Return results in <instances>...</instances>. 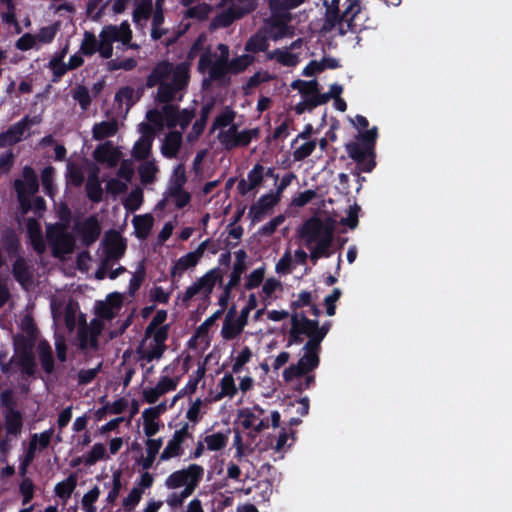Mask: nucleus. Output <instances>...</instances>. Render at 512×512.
Masks as SVG:
<instances>
[{"label":"nucleus","mask_w":512,"mask_h":512,"mask_svg":"<svg viewBox=\"0 0 512 512\" xmlns=\"http://www.w3.org/2000/svg\"><path fill=\"white\" fill-rule=\"evenodd\" d=\"M235 116L236 113L231 107H225V109L215 117L212 123L211 132H213L216 129L225 128L227 126L230 127L233 124Z\"/></svg>","instance_id":"obj_42"},{"label":"nucleus","mask_w":512,"mask_h":512,"mask_svg":"<svg viewBox=\"0 0 512 512\" xmlns=\"http://www.w3.org/2000/svg\"><path fill=\"white\" fill-rule=\"evenodd\" d=\"M53 255L55 257L61 254H67L73 250V239L69 234L60 233L56 239L52 242Z\"/></svg>","instance_id":"obj_33"},{"label":"nucleus","mask_w":512,"mask_h":512,"mask_svg":"<svg viewBox=\"0 0 512 512\" xmlns=\"http://www.w3.org/2000/svg\"><path fill=\"white\" fill-rule=\"evenodd\" d=\"M206 37L200 34L192 43L187 52L186 60L174 65L169 60H161L152 68L146 77L145 86L153 88L158 86L155 100L158 103H168L183 98L190 83L191 62L199 55L204 48Z\"/></svg>","instance_id":"obj_1"},{"label":"nucleus","mask_w":512,"mask_h":512,"mask_svg":"<svg viewBox=\"0 0 512 512\" xmlns=\"http://www.w3.org/2000/svg\"><path fill=\"white\" fill-rule=\"evenodd\" d=\"M1 244L9 257L18 256L22 251V245L17 232L9 227L1 233Z\"/></svg>","instance_id":"obj_15"},{"label":"nucleus","mask_w":512,"mask_h":512,"mask_svg":"<svg viewBox=\"0 0 512 512\" xmlns=\"http://www.w3.org/2000/svg\"><path fill=\"white\" fill-rule=\"evenodd\" d=\"M152 144L153 143L149 142V140L146 141L142 138H139L133 146V157L138 161L147 160L151 154Z\"/></svg>","instance_id":"obj_46"},{"label":"nucleus","mask_w":512,"mask_h":512,"mask_svg":"<svg viewBox=\"0 0 512 512\" xmlns=\"http://www.w3.org/2000/svg\"><path fill=\"white\" fill-rule=\"evenodd\" d=\"M253 12V6L248 9H242L240 6L230 7L218 13L212 23L215 27L227 28L233 24L234 21L243 18L245 15Z\"/></svg>","instance_id":"obj_14"},{"label":"nucleus","mask_w":512,"mask_h":512,"mask_svg":"<svg viewBox=\"0 0 512 512\" xmlns=\"http://www.w3.org/2000/svg\"><path fill=\"white\" fill-rule=\"evenodd\" d=\"M34 338L18 334L14 337V350L17 357L33 354Z\"/></svg>","instance_id":"obj_39"},{"label":"nucleus","mask_w":512,"mask_h":512,"mask_svg":"<svg viewBox=\"0 0 512 512\" xmlns=\"http://www.w3.org/2000/svg\"><path fill=\"white\" fill-rule=\"evenodd\" d=\"M280 201V197L267 193L262 195L249 209V217L253 224L260 222L265 214L272 210Z\"/></svg>","instance_id":"obj_11"},{"label":"nucleus","mask_w":512,"mask_h":512,"mask_svg":"<svg viewBox=\"0 0 512 512\" xmlns=\"http://www.w3.org/2000/svg\"><path fill=\"white\" fill-rule=\"evenodd\" d=\"M305 0H270L268 5L274 18L273 26L283 27L286 25L280 19L286 16V12L299 7Z\"/></svg>","instance_id":"obj_13"},{"label":"nucleus","mask_w":512,"mask_h":512,"mask_svg":"<svg viewBox=\"0 0 512 512\" xmlns=\"http://www.w3.org/2000/svg\"><path fill=\"white\" fill-rule=\"evenodd\" d=\"M173 101L163 103L162 116L165 119L168 128L173 129L179 123L180 110L177 105L171 104Z\"/></svg>","instance_id":"obj_41"},{"label":"nucleus","mask_w":512,"mask_h":512,"mask_svg":"<svg viewBox=\"0 0 512 512\" xmlns=\"http://www.w3.org/2000/svg\"><path fill=\"white\" fill-rule=\"evenodd\" d=\"M143 491L141 488L134 487L127 497L123 499V506L127 512L132 511L142 498Z\"/></svg>","instance_id":"obj_61"},{"label":"nucleus","mask_w":512,"mask_h":512,"mask_svg":"<svg viewBox=\"0 0 512 512\" xmlns=\"http://www.w3.org/2000/svg\"><path fill=\"white\" fill-rule=\"evenodd\" d=\"M242 331L243 329H240L234 320L225 319L221 329V336L225 340H232L241 334Z\"/></svg>","instance_id":"obj_58"},{"label":"nucleus","mask_w":512,"mask_h":512,"mask_svg":"<svg viewBox=\"0 0 512 512\" xmlns=\"http://www.w3.org/2000/svg\"><path fill=\"white\" fill-rule=\"evenodd\" d=\"M102 1L103 0H88L87 2L86 14L94 22H98L104 15V9L106 8L107 3L97 10Z\"/></svg>","instance_id":"obj_56"},{"label":"nucleus","mask_w":512,"mask_h":512,"mask_svg":"<svg viewBox=\"0 0 512 512\" xmlns=\"http://www.w3.org/2000/svg\"><path fill=\"white\" fill-rule=\"evenodd\" d=\"M182 144V134L178 131L169 132L162 143L161 153L166 158H174L178 154Z\"/></svg>","instance_id":"obj_16"},{"label":"nucleus","mask_w":512,"mask_h":512,"mask_svg":"<svg viewBox=\"0 0 512 512\" xmlns=\"http://www.w3.org/2000/svg\"><path fill=\"white\" fill-rule=\"evenodd\" d=\"M106 455V448L102 443H96L85 457V465L92 466Z\"/></svg>","instance_id":"obj_59"},{"label":"nucleus","mask_w":512,"mask_h":512,"mask_svg":"<svg viewBox=\"0 0 512 512\" xmlns=\"http://www.w3.org/2000/svg\"><path fill=\"white\" fill-rule=\"evenodd\" d=\"M17 364L21 367L24 374L28 376L34 375L36 364L33 354L20 355V357H17Z\"/></svg>","instance_id":"obj_63"},{"label":"nucleus","mask_w":512,"mask_h":512,"mask_svg":"<svg viewBox=\"0 0 512 512\" xmlns=\"http://www.w3.org/2000/svg\"><path fill=\"white\" fill-rule=\"evenodd\" d=\"M34 123H36V121H34V119H30L28 116H25L17 123L11 125L7 129V131H8L10 138H12V142H14L16 144L17 142L21 141L29 124H34Z\"/></svg>","instance_id":"obj_35"},{"label":"nucleus","mask_w":512,"mask_h":512,"mask_svg":"<svg viewBox=\"0 0 512 512\" xmlns=\"http://www.w3.org/2000/svg\"><path fill=\"white\" fill-rule=\"evenodd\" d=\"M259 135V128L239 132L237 125L232 124L227 130L220 131L218 140L227 151H230L237 147H247L252 139H257Z\"/></svg>","instance_id":"obj_5"},{"label":"nucleus","mask_w":512,"mask_h":512,"mask_svg":"<svg viewBox=\"0 0 512 512\" xmlns=\"http://www.w3.org/2000/svg\"><path fill=\"white\" fill-rule=\"evenodd\" d=\"M16 259L12 264V274L17 282L20 284H24L28 280H30L29 267L26 259L21 256H15Z\"/></svg>","instance_id":"obj_30"},{"label":"nucleus","mask_w":512,"mask_h":512,"mask_svg":"<svg viewBox=\"0 0 512 512\" xmlns=\"http://www.w3.org/2000/svg\"><path fill=\"white\" fill-rule=\"evenodd\" d=\"M204 442L206 443L208 450L220 451L226 447L228 442V436L221 432H217L211 435H207L204 438Z\"/></svg>","instance_id":"obj_47"},{"label":"nucleus","mask_w":512,"mask_h":512,"mask_svg":"<svg viewBox=\"0 0 512 512\" xmlns=\"http://www.w3.org/2000/svg\"><path fill=\"white\" fill-rule=\"evenodd\" d=\"M145 444L147 456L145 458L141 457L139 464L143 470H148L153 466L156 456L163 445V440L162 438L147 439Z\"/></svg>","instance_id":"obj_20"},{"label":"nucleus","mask_w":512,"mask_h":512,"mask_svg":"<svg viewBox=\"0 0 512 512\" xmlns=\"http://www.w3.org/2000/svg\"><path fill=\"white\" fill-rule=\"evenodd\" d=\"M212 108H213L212 102L206 103L201 107L200 117L194 122V124L192 126V131L187 136V139L189 141H194L202 135V133L206 127V124H207V121H208V118H209Z\"/></svg>","instance_id":"obj_19"},{"label":"nucleus","mask_w":512,"mask_h":512,"mask_svg":"<svg viewBox=\"0 0 512 512\" xmlns=\"http://www.w3.org/2000/svg\"><path fill=\"white\" fill-rule=\"evenodd\" d=\"M378 137V129L376 126L365 132H360L357 141H351L345 145L346 151L351 159H353L358 168L370 173L376 166L375 146Z\"/></svg>","instance_id":"obj_3"},{"label":"nucleus","mask_w":512,"mask_h":512,"mask_svg":"<svg viewBox=\"0 0 512 512\" xmlns=\"http://www.w3.org/2000/svg\"><path fill=\"white\" fill-rule=\"evenodd\" d=\"M52 434H53V430L52 429H49V430H46L42 433H40V435H37V434H34L33 435V438H32V442L30 444V447H29V450H28V453H27V457H26V462L23 463L21 466H20V471H21V474H24L26 472V465L27 463L32 460L33 456H34V452H33V449H34V440H38V443H39V446L41 449H45L49 446L50 444V440H51V437H52Z\"/></svg>","instance_id":"obj_26"},{"label":"nucleus","mask_w":512,"mask_h":512,"mask_svg":"<svg viewBox=\"0 0 512 512\" xmlns=\"http://www.w3.org/2000/svg\"><path fill=\"white\" fill-rule=\"evenodd\" d=\"M209 81H222L226 78L229 72L228 61L224 59H218L214 61L213 66L208 71Z\"/></svg>","instance_id":"obj_45"},{"label":"nucleus","mask_w":512,"mask_h":512,"mask_svg":"<svg viewBox=\"0 0 512 512\" xmlns=\"http://www.w3.org/2000/svg\"><path fill=\"white\" fill-rule=\"evenodd\" d=\"M185 180V176L183 175L181 180H179L177 184L170 188L169 192V195L175 199V205L178 209L184 208L191 201L190 193L183 189Z\"/></svg>","instance_id":"obj_28"},{"label":"nucleus","mask_w":512,"mask_h":512,"mask_svg":"<svg viewBox=\"0 0 512 512\" xmlns=\"http://www.w3.org/2000/svg\"><path fill=\"white\" fill-rule=\"evenodd\" d=\"M143 203V191L141 188L133 189L125 199L123 205L126 210L135 212L140 209Z\"/></svg>","instance_id":"obj_51"},{"label":"nucleus","mask_w":512,"mask_h":512,"mask_svg":"<svg viewBox=\"0 0 512 512\" xmlns=\"http://www.w3.org/2000/svg\"><path fill=\"white\" fill-rule=\"evenodd\" d=\"M303 335L308 337V340L303 346V351H310L313 353H316L320 355L321 352V343L324 340V338L318 334L317 332H306L303 333Z\"/></svg>","instance_id":"obj_52"},{"label":"nucleus","mask_w":512,"mask_h":512,"mask_svg":"<svg viewBox=\"0 0 512 512\" xmlns=\"http://www.w3.org/2000/svg\"><path fill=\"white\" fill-rule=\"evenodd\" d=\"M209 13L210 6L206 3H202L188 8L185 12V17L204 21L208 18Z\"/></svg>","instance_id":"obj_53"},{"label":"nucleus","mask_w":512,"mask_h":512,"mask_svg":"<svg viewBox=\"0 0 512 512\" xmlns=\"http://www.w3.org/2000/svg\"><path fill=\"white\" fill-rule=\"evenodd\" d=\"M23 179H20L23 183L22 191L25 194L34 195L39 190V180L34 169L31 166H25L22 170Z\"/></svg>","instance_id":"obj_23"},{"label":"nucleus","mask_w":512,"mask_h":512,"mask_svg":"<svg viewBox=\"0 0 512 512\" xmlns=\"http://www.w3.org/2000/svg\"><path fill=\"white\" fill-rule=\"evenodd\" d=\"M158 172V167L154 161L144 160L138 167V173L141 183L144 185L151 184L155 180V175Z\"/></svg>","instance_id":"obj_37"},{"label":"nucleus","mask_w":512,"mask_h":512,"mask_svg":"<svg viewBox=\"0 0 512 512\" xmlns=\"http://www.w3.org/2000/svg\"><path fill=\"white\" fill-rule=\"evenodd\" d=\"M99 40H97L94 33L90 31H85L83 34V40L80 45V53L84 56H92L99 49Z\"/></svg>","instance_id":"obj_40"},{"label":"nucleus","mask_w":512,"mask_h":512,"mask_svg":"<svg viewBox=\"0 0 512 512\" xmlns=\"http://www.w3.org/2000/svg\"><path fill=\"white\" fill-rule=\"evenodd\" d=\"M23 423L19 411L11 409L5 416V428L8 434L18 435L21 432Z\"/></svg>","instance_id":"obj_34"},{"label":"nucleus","mask_w":512,"mask_h":512,"mask_svg":"<svg viewBox=\"0 0 512 512\" xmlns=\"http://www.w3.org/2000/svg\"><path fill=\"white\" fill-rule=\"evenodd\" d=\"M154 219L150 214L138 215L133 218V226L135 229V234L139 239H145L152 227H153Z\"/></svg>","instance_id":"obj_27"},{"label":"nucleus","mask_w":512,"mask_h":512,"mask_svg":"<svg viewBox=\"0 0 512 512\" xmlns=\"http://www.w3.org/2000/svg\"><path fill=\"white\" fill-rule=\"evenodd\" d=\"M265 274V268L260 267L253 270L248 276L245 283V288L247 290H251L257 288L261 285Z\"/></svg>","instance_id":"obj_64"},{"label":"nucleus","mask_w":512,"mask_h":512,"mask_svg":"<svg viewBox=\"0 0 512 512\" xmlns=\"http://www.w3.org/2000/svg\"><path fill=\"white\" fill-rule=\"evenodd\" d=\"M269 47V43L264 36L255 34L251 36L245 44V51L251 53L265 52Z\"/></svg>","instance_id":"obj_48"},{"label":"nucleus","mask_w":512,"mask_h":512,"mask_svg":"<svg viewBox=\"0 0 512 512\" xmlns=\"http://www.w3.org/2000/svg\"><path fill=\"white\" fill-rule=\"evenodd\" d=\"M316 145L317 143L315 140H310L303 143L293 152L294 160L303 161L304 159L309 157L314 152Z\"/></svg>","instance_id":"obj_60"},{"label":"nucleus","mask_w":512,"mask_h":512,"mask_svg":"<svg viewBox=\"0 0 512 512\" xmlns=\"http://www.w3.org/2000/svg\"><path fill=\"white\" fill-rule=\"evenodd\" d=\"M270 59L276 58L277 62L286 67H295L299 62L297 54L290 53L286 50L275 49L268 55Z\"/></svg>","instance_id":"obj_44"},{"label":"nucleus","mask_w":512,"mask_h":512,"mask_svg":"<svg viewBox=\"0 0 512 512\" xmlns=\"http://www.w3.org/2000/svg\"><path fill=\"white\" fill-rule=\"evenodd\" d=\"M118 131V122L116 119L101 121L95 123L92 128V137L95 140H104L113 137Z\"/></svg>","instance_id":"obj_18"},{"label":"nucleus","mask_w":512,"mask_h":512,"mask_svg":"<svg viewBox=\"0 0 512 512\" xmlns=\"http://www.w3.org/2000/svg\"><path fill=\"white\" fill-rule=\"evenodd\" d=\"M298 237L305 241L310 250V258L315 264L318 259L330 256V247L334 237V223L331 218L322 220L312 216L298 229Z\"/></svg>","instance_id":"obj_2"},{"label":"nucleus","mask_w":512,"mask_h":512,"mask_svg":"<svg viewBox=\"0 0 512 512\" xmlns=\"http://www.w3.org/2000/svg\"><path fill=\"white\" fill-rule=\"evenodd\" d=\"M82 319L83 322L80 323L77 331L79 349L86 350L87 348H91L97 350L99 347L98 338L102 331V324L97 320H93L92 326L89 327L85 322L84 316H82Z\"/></svg>","instance_id":"obj_8"},{"label":"nucleus","mask_w":512,"mask_h":512,"mask_svg":"<svg viewBox=\"0 0 512 512\" xmlns=\"http://www.w3.org/2000/svg\"><path fill=\"white\" fill-rule=\"evenodd\" d=\"M34 483L30 478H24L19 485V491L23 496L22 504L30 503L34 497Z\"/></svg>","instance_id":"obj_62"},{"label":"nucleus","mask_w":512,"mask_h":512,"mask_svg":"<svg viewBox=\"0 0 512 512\" xmlns=\"http://www.w3.org/2000/svg\"><path fill=\"white\" fill-rule=\"evenodd\" d=\"M85 189L88 199L93 203H100L103 200V189L96 172L89 174Z\"/></svg>","instance_id":"obj_22"},{"label":"nucleus","mask_w":512,"mask_h":512,"mask_svg":"<svg viewBox=\"0 0 512 512\" xmlns=\"http://www.w3.org/2000/svg\"><path fill=\"white\" fill-rule=\"evenodd\" d=\"M39 360L43 370L47 374H51L54 370V357L51 346L46 341H41L37 347Z\"/></svg>","instance_id":"obj_25"},{"label":"nucleus","mask_w":512,"mask_h":512,"mask_svg":"<svg viewBox=\"0 0 512 512\" xmlns=\"http://www.w3.org/2000/svg\"><path fill=\"white\" fill-rule=\"evenodd\" d=\"M27 228L30 243L33 249L38 254H43L46 250V245L42 236V231L39 223L37 222V220L31 218L28 221Z\"/></svg>","instance_id":"obj_17"},{"label":"nucleus","mask_w":512,"mask_h":512,"mask_svg":"<svg viewBox=\"0 0 512 512\" xmlns=\"http://www.w3.org/2000/svg\"><path fill=\"white\" fill-rule=\"evenodd\" d=\"M319 364L320 355L310 351H304V355L296 364H292L284 370L283 378L286 382H290L294 378L310 374L318 368Z\"/></svg>","instance_id":"obj_7"},{"label":"nucleus","mask_w":512,"mask_h":512,"mask_svg":"<svg viewBox=\"0 0 512 512\" xmlns=\"http://www.w3.org/2000/svg\"><path fill=\"white\" fill-rule=\"evenodd\" d=\"M254 62V56L249 54H243L228 60L229 72L232 74H239L246 70Z\"/></svg>","instance_id":"obj_43"},{"label":"nucleus","mask_w":512,"mask_h":512,"mask_svg":"<svg viewBox=\"0 0 512 512\" xmlns=\"http://www.w3.org/2000/svg\"><path fill=\"white\" fill-rule=\"evenodd\" d=\"M264 166L257 163L253 166V168L248 172L247 179L250 186L253 189L259 187L264 180Z\"/></svg>","instance_id":"obj_57"},{"label":"nucleus","mask_w":512,"mask_h":512,"mask_svg":"<svg viewBox=\"0 0 512 512\" xmlns=\"http://www.w3.org/2000/svg\"><path fill=\"white\" fill-rule=\"evenodd\" d=\"M204 477V468L199 464H190L186 468L172 472L165 479L168 489H178L190 483H200Z\"/></svg>","instance_id":"obj_6"},{"label":"nucleus","mask_w":512,"mask_h":512,"mask_svg":"<svg viewBox=\"0 0 512 512\" xmlns=\"http://www.w3.org/2000/svg\"><path fill=\"white\" fill-rule=\"evenodd\" d=\"M350 15L340 14L339 8H326L323 30L329 32L342 21L346 20Z\"/></svg>","instance_id":"obj_36"},{"label":"nucleus","mask_w":512,"mask_h":512,"mask_svg":"<svg viewBox=\"0 0 512 512\" xmlns=\"http://www.w3.org/2000/svg\"><path fill=\"white\" fill-rule=\"evenodd\" d=\"M58 30V23L42 27L40 28L39 32L35 35L36 40L44 44L51 43L54 40Z\"/></svg>","instance_id":"obj_54"},{"label":"nucleus","mask_w":512,"mask_h":512,"mask_svg":"<svg viewBox=\"0 0 512 512\" xmlns=\"http://www.w3.org/2000/svg\"><path fill=\"white\" fill-rule=\"evenodd\" d=\"M76 230L81 237L83 245L86 247L95 243L101 234V226L94 215L89 216L82 224L77 225Z\"/></svg>","instance_id":"obj_12"},{"label":"nucleus","mask_w":512,"mask_h":512,"mask_svg":"<svg viewBox=\"0 0 512 512\" xmlns=\"http://www.w3.org/2000/svg\"><path fill=\"white\" fill-rule=\"evenodd\" d=\"M48 67L53 72V76L51 79L53 83L59 82L61 77H63L69 70V68H67V64L61 61L60 58H52L48 63Z\"/></svg>","instance_id":"obj_55"},{"label":"nucleus","mask_w":512,"mask_h":512,"mask_svg":"<svg viewBox=\"0 0 512 512\" xmlns=\"http://www.w3.org/2000/svg\"><path fill=\"white\" fill-rule=\"evenodd\" d=\"M199 263V260L191 253L181 256L171 268V276H181L185 271L194 268Z\"/></svg>","instance_id":"obj_31"},{"label":"nucleus","mask_w":512,"mask_h":512,"mask_svg":"<svg viewBox=\"0 0 512 512\" xmlns=\"http://www.w3.org/2000/svg\"><path fill=\"white\" fill-rule=\"evenodd\" d=\"M72 98L78 102L82 110H87L91 105L89 90L84 85H77L71 92Z\"/></svg>","instance_id":"obj_49"},{"label":"nucleus","mask_w":512,"mask_h":512,"mask_svg":"<svg viewBox=\"0 0 512 512\" xmlns=\"http://www.w3.org/2000/svg\"><path fill=\"white\" fill-rule=\"evenodd\" d=\"M330 329V323L326 322L322 326L319 325L318 320L309 319L304 312L300 314H292L291 327L287 341V347L294 344H301L303 342V333L317 332L323 338L326 337Z\"/></svg>","instance_id":"obj_4"},{"label":"nucleus","mask_w":512,"mask_h":512,"mask_svg":"<svg viewBox=\"0 0 512 512\" xmlns=\"http://www.w3.org/2000/svg\"><path fill=\"white\" fill-rule=\"evenodd\" d=\"M103 247L105 253V260H103V265H106L109 260H119L122 258L126 251L127 245L125 239L119 232L110 230L105 233L103 239Z\"/></svg>","instance_id":"obj_10"},{"label":"nucleus","mask_w":512,"mask_h":512,"mask_svg":"<svg viewBox=\"0 0 512 512\" xmlns=\"http://www.w3.org/2000/svg\"><path fill=\"white\" fill-rule=\"evenodd\" d=\"M187 438H192V434L189 432V423L185 422L180 429L174 432L172 438L168 441L166 447L160 454V461L180 457L184 453L182 445Z\"/></svg>","instance_id":"obj_9"},{"label":"nucleus","mask_w":512,"mask_h":512,"mask_svg":"<svg viewBox=\"0 0 512 512\" xmlns=\"http://www.w3.org/2000/svg\"><path fill=\"white\" fill-rule=\"evenodd\" d=\"M77 486V476L70 474L65 480L57 483L54 488L56 496L63 500H67L71 497L73 491Z\"/></svg>","instance_id":"obj_29"},{"label":"nucleus","mask_w":512,"mask_h":512,"mask_svg":"<svg viewBox=\"0 0 512 512\" xmlns=\"http://www.w3.org/2000/svg\"><path fill=\"white\" fill-rule=\"evenodd\" d=\"M223 276L219 268H213L200 277L196 282L200 286L201 290L209 295L216 283H222Z\"/></svg>","instance_id":"obj_21"},{"label":"nucleus","mask_w":512,"mask_h":512,"mask_svg":"<svg viewBox=\"0 0 512 512\" xmlns=\"http://www.w3.org/2000/svg\"><path fill=\"white\" fill-rule=\"evenodd\" d=\"M146 277V269L144 262L141 261L138 264L136 271L133 273L132 278L129 282V294L134 296V294L140 289L142 283L144 282Z\"/></svg>","instance_id":"obj_50"},{"label":"nucleus","mask_w":512,"mask_h":512,"mask_svg":"<svg viewBox=\"0 0 512 512\" xmlns=\"http://www.w3.org/2000/svg\"><path fill=\"white\" fill-rule=\"evenodd\" d=\"M128 35L125 36V38H121L120 36V29H118V26L116 25H106L102 28L99 38L102 41L108 42V43H114V42H122L123 44H127L132 39V31H129L127 33Z\"/></svg>","instance_id":"obj_24"},{"label":"nucleus","mask_w":512,"mask_h":512,"mask_svg":"<svg viewBox=\"0 0 512 512\" xmlns=\"http://www.w3.org/2000/svg\"><path fill=\"white\" fill-rule=\"evenodd\" d=\"M153 12L152 0H138L136 7L133 11V21L139 23L146 21L151 17Z\"/></svg>","instance_id":"obj_38"},{"label":"nucleus","mask_w":512,"mask_h":512,"mask_svg":"<svg viewBox=\"0 0 512 512\" xmlns=\"http://www.w3.org/2000/svg\"><path fill=\"white\" fill-rule=\"evenodd\" d=\"M220 392L214 397L215 401H219L222 398L228 396L233 398L237 393V387L235 385L234 377L231 373H226L219 382Z\"/></svg>","instance_id":"obj_32"}]
</instances>
